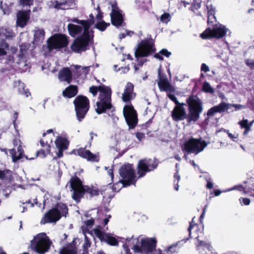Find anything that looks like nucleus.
Returning <instances> with one entry per match:
<instances>
[{
    "label": "nucleus",
    "mask_w": 254,
    "mask_h": 254,
    "mask_svg": "<svg viewBox=\"0 0 254 254\" xmlns=\"http://www.w3.org/2000/svg\"><path fill=\"white\" fill-rule=\"evenodd\" d=\"M188 106V124L197 122L203 110V102L197 96L191 95L186 99Z\"/></svg>",
    "instance_id": "1"
},
{
    "label": "nucleus",
    "mask_w": 254,
    "mask_h": 254,
    "mask_svg": "<svg viewBox=\"0 0 254 254\" xmlns=\"http://www.w3.org/2000/svg\"><path fill=\"white\" fill-rule=\"evenodd\" d=\"M52 242L45 233L36 235L31 241V249L39 254H45L48 252Z\"/></svg>",
    "instance_id": "2"
},
{
    "label": "nucleus",
    "mask_w": 254,
    "mask_h": 254,
    "mask_svg": "<svg viewBox=\"0 0 254 254\" xmlns=\"http://www.w3.org/2000/svg\"><path fill=\"white\" fill-rule=\"evenodd\" d=\"M73 103L76 118L79 122H81L89 110V100L86 96L80 95L75 97Z\"/></svg>",
    "instance_id": "3"
},
{
    "label": "nucleus",
    "mask_w": 254,
    "mask_h": 254,
    "mask_svg": "<svg viewBox=\"0 0 254 254\" xmlns=\"http://www.w3.org/2000/svg\"><path fill=\"white\" fill-rule=\"evenodd\" d=\"M209 26H212V28H207L201 34L200 36L202 39H211L213 38L221 39L224 37L228 29L223 25L221 24L211 23Z\"/></svg>",
    "instance_id": "4"
},
{
    "label": "nucleus",
    "mask_w": 254,
    "mask_h": 254,
    "mask_svg": "<svg viewBox=\"0 0 254 254\" xmlns=\"http://www.w3.org/2000/svg\"><path fill=\"white\" fill-rule=\"evenodd\" d=\"M94 43V35L87 36L81 34L76 37L70 45L71 51L75 53H81L89 49L90 45Z\"/></svg>",
    "instance_id": "5"
},
{
    "label": "nucleus",
    "mask_w": 254,
    "mask_h": 254,
    "mask_svg": "<svg viewBox=\"0 0 254 254\" xmlns=\"http://www.w3.org/2000/svg\"><path fill=\"white\" fill-rule=\"evenodd\" d=\"M156 51L154 42L152 39H145L138 44L134 55L136 59L148 57Z\"/></svg>",
    "instance_id": "6"
},
{
    "label": "nucleus",
    "mask_w": 254,
    "mask_h": 254,
    "mask_svg": "<svg viewBox=\"0 0 254 254\" xmlns=\"http://www.w3.org/2000/svg\"><path fill=\"white\" fill-rule=\"evenodd\" d=\"M119 174L123 179L121 182L124 186H129L135 183L136 180L132 164L127 163L122 165L119 169Z\"/></svg>",
    "instance_id": "7"
},
{
    "label": "nucleus",
    "mask_w": 254,
    "mask_h": 254,
    "mask_svg": "<svg viewBox=\"0 0 254 254\" xmlns=\"http://www.w3.org/2000/svg\"><path fill=\"white\" fill-rule=\"evenodd\" d=\"M207 145V143L201 138H190L186 141L182 148L184 151L188 153H194L195 154L201 152Z\"/></svg>",
    "instance_id": "8"
},
{
    "label": "nucleus",
    "mask_w": 254,
    "mask_h": 254,
    "mask_svg": "<svg viewBox=\"0 0 254 254\" xmlns=\"http://www.w3.org/2000/svg\"><path fill=\"white\" fill-rule=\"evenodd\" d=\"M159 162L157 158H144L138 161L137 166V172L138 178L144 177L147 173L152 171L156 169Z\"/></svg>",
    "instance_id": "9"
},
{
    "label": "nucleus",
    "mask_w": 254,
    "mask_h": 254,
    "mask_svg": "<svg viewBox=\"0 0 254 254\" xmlns=\"http://www.w3.org/2000/svg\"><path fill=\"white\" fill-rule=\"evenodd\" d=\"M69 43V37L65 35L58 33L50 37L47 41V47L49 51L66 47Z\"/></svg>",
    "instance_id": "10"
},
{
    "label": "nucleus",
    "mask_w": 254,
    "mask_h": 254,
    "mask_svg": "<svg viewBox=\"0 0 254 254\" xmlns=\"http://www.w3.org/2000/svg\"><path fill=\"white\" fill-rule=\"evenodd\" d=\"M13 180L12 172L9 169H0V186L2 187V193L7 197L11 192V182Z\"/></svg>",
    "instance_id": "11"
},
{
    "label": "nucleus",
    "mask_w": 254,
    "mask_h": 254,
    "mask_svg": "<svg viewBox=\"0 0 254 254\" xmlns=\"http://www.w3.org/2000/svg\"><path fill=\"white\" fill-rule=\"evenodd\" d=\"M123 115L129 129L134 128L138 123V117L137 112L132 104L124 106Z\"/></svg>",
    "instance_id": "12"
},
{
    "label": "nucleus",
    "mask_w": 254,
    "mask_h": 254,
    "mask_svg": "<svg viewBox=\"0 0 254 254\" xmlns=\"http://www.w3.org/2000/svg\"><path fill=\"white\" fill-rule=\"evenodd\" d=\"M112 90L103 95L98 97L99 101L96 102L97 108L95 110L98 115L105 113L107 110H111L113 107L112 104Z\"/></svg>",
    "instance_id": "13"
},
{
    "label": "nucleus",
    "mask_w": 254,
    "mask_h": 254,
    "mask_svg": "<svg viewBox=\"0 0 254 254\" xmlns=\"http://www.w3.org/2000/svg\"><path fill=\"white\" fill-rule=\"evenodd\" d=\"M87 145L84 147H80L78 149H73L70 154L77 155L88 161L98 162L100 160L98 155L92 153L89 150H87Z\"/></svg>",
    "instance_id": "14"
},
{
    "label": "nucleus",
    "mask_w": 254,
    "mask_h": 254,
    "mask_svg": "<svg viewBox=\"0 0 254 254\" xmlns=\"http://www.w3.org/2000/svg\"><path fill=\"white\" fill-rule=\"evenodd\" d=\"M68 184L70 185V191H72V198L76 202L79 197L77 192H81L85 185H83L82 181L76 175L71 177Z\"/></svg>",
    "instance_id": "15"
},
{
    "label": "nucleus",
    "mask_w": 254,
    "mask_h": 254,
    "mask_svg": "<svg viewBox=\"0 0 254 254\" xmlns=\"http://www.w3.org/2000/svg\"><path fill=\"white\" fill-rule=\"evenodd\" d=\"M100 193L102 194V190L97 187L93 185H85L81 192L78 191L77 192L79 197L76 203H79L81 198L84 197L85 194H88L89 197L91 198L98 196Z\"/></svg>",
    "instance_id": "16"
},
{
    "label": "nucleus",
    "mask_w": 254,
    "mask_h": 254,
    "mask_svg": "<svg viewBox=\"0 0 254 254\" xmlns=\"http://www.w3.org/2000/svg\"><path fill=\"white\" fill-rule=\"evenodd\" d=\"M61 218L60 214L56 209L53 207L44 214L40 221V224L45 225L47 223H56Z\"/></svg>",
    "instance_id": "17"
},
{
    "label": "nucleus",
    "mask_w": 254,
    "mask_h": 254,
    "mask_svg": "<svg viewBox=\"0 0 254 254\" xmlns=\"http://www.w3.org/2000/svg\"><path fill=\"white\" fill-rule=\"evenodd\" d=\"M159 81L157 82L158 87L161 91L166 92L167 93H175L176 89L169 82L166 77H164L161 72L160 69L158 71Z\"/></svg>",
    "instance_id": "18"
},
{
    "label": "nucleus",
    "mask_w": 254,
    "mask_h": 254,
    "mask_svg": "<svg viewBox=\"0 0 254 254\" xmlns=\"http://www.w3.org/2000/svg\"><path fill=\"white\" fill-rule=\"evenodd\" d=\"M186 104L182 105L175 106L171 112V116L174 121L179 122L186 119L188 123V114L184 107Z\"/></svg>",
    "instance_id": "19"
},
{
    "label": "nucleus",
    "mask_w": 254,
    "mask_h": 254,
    "mask_svg": "<svg viewBox=\"0 0 254 254\" xmlns=\"http://www.w3.org/2000/svg\"><path fill=\"white\" fill-rule=\"evenodd\" d=\"M55 144L58 149V152L57 153V157L54 159L62 158L63 156V152L67 149L69 144V141L65 137L62 136H58L56 140Z\"/></svg>",
    "instance_id": "20"
},
{
    "label": "nucleus",
    "mask_w": 254,
    "mask_h": 254,
    "mask_svg": "<svg viewBox=\"0 0 254 254\" xmlns=\"http://www.w3.org/2000/svg\"><path fill=\"white\" fill-rule=\"evenodd\" d=\"M94 233L96 236L101 241L107 243L111 246H117L118 245V241L117 239L109 234H106L102 232L100 229H95L94 230Z\"/></svg>",
    "instance_id": "21"
},
{
    "label": "nucleus",
    "mask_w": 254,
    "mask_h": 254,
    "mask_svg": "<svg viewBox=\"0 0 254 254\" xmlns=\"http://www.w3.org/2000/svg\"><path fill=\"white\" fill-rule=\"evenodd\" d=\"M31 10H19L17 13L16 25L21 28L24 27L30 19Z\"/></svg>",
    "instance_id": "22"
},
{
    "label": "nucleus",
    "mask_w": 254,
    "mask_h": 254,
    "mask_svg": "<svg viewBox=\"0 0 254 254\" xmlns=\"http://www.w3.org/2000/svg\"><path fill=\"white\" fill-rule=\"evenodd\" d=\"M111 23L116 27H119L125 23L124 22V17L119 9H112L110 13Z\"/></svg>",
    "instance_id": "23"
},
{
    "label": "nucleus",
    "mask_w": 254,
    "mask_h": 254,
    "mask_svg": "<svg viewBox=\"0 0 254 254\" xmlns=\"http://www.w3.org/2000/svg\"><path fill=\"white\" fill-rule=\"evenodd\" d=\"M228 109L229 105L228 104L223 102H221L219 105L211 108L207 111L206 113L207 118L205 119V121H208L209 118L214 115L216 113H223Z\"/></svg>",
    "instance_id": "24"
},
{
    "label": "nucleus",
    "mask_w": 254,
    "mask_h": 254,
    "mask_svg": "<svg viewBox=\"0 0 254 254\" xmlns=\"http://www.w3.org/2000/svg\"><path fill=\"white\" fill-rule=\"evenodd\" d=\"M78 249L76 247V242L73 240L71 242L68 243L62 247L59 250V254H77Z\"/></svg>",
    "instance_id": "25"
},
{
    "label": "nucleus",
    "mask_w": 254,
    "mask_h": 254,
    "mask_svg": "<svg viewBox=\"0 0 254 254\" xmlns=\"http://www.w3.org/2000/svg\"><path fill=\"white\" fill-rule=\"evenodd\" d=\"M110 90H111V88L104 84H101L98 86L92 85L89 87V92L93 96H96L98 91L99 92V97H100L101 95L102 96Z\"/></svg>",
    "instance_id": "26"
},
{
    "label": "nucleus",
    "mask_w": 254,
    "mask_h": 254,
    "mask_svg": "<svg viewBox=\"0 0 254 254\" xmlns=\"http://www.w3.org/2000/svg\"><path fill=\"white\" fill-rule=\"evenodd\" d=\"M72 73L68 67H64L59 72V78L62 81L70 83L72 81Z\"/></svg>",
    "instance_id": "27"
},
{
    "label": "nucleus",
    "mask_w": 254,
    "mask_h": 254,
    "mask_svg": "<svg viewBox=\"0 0 254 254\" xmlns=\"http://www.w3.org/2000/svg\"><path fill=\"white\" fill-rule=\"evenodd\" d=\"M67 28L69 35L72 37H75L80 34L82 31V27L81 26L71 23H69Z\"/></svg>",
    "instance_id": "28"
},
{
    "label": "nucleus",
    "mask_w": 254,
    "mask_h": 254,
    "mask_svg": "<svg viewBox=\"0 0 254 254\" xmlns=\"http://www.w3.org/2000/svg\"><path fill=\"white\" fill-rule=\"evenodd\" d=\"M78 93V88L76 85H70L63 92L64 97L71 98L74 97Z\"/></svg>",
    "instance_id": "29"
},
{
    "label": "nucleus",
    "mask_w": 254,
    "mask_h": 254,
    "mask_svg": "<svg viewBox=\"0 0 254 254\" xmlns=\"http://www.w3.org/2000/svg\"><path fill=\"white\" fill-rule=\"evenodd\" d=\"M53 208L56 209L58 212L60 214L61 217L62 216L66 217L68 214V209L67 205L63 202L57 203Z\"/></svg>",
    "instance_id": "30"
},
{
    "label": "nucleus",
    "mask_w": 254,
    "mask_h": 254,
    "mask_svg": "<svg viewBox=\"0 0 254 254\" xmlns=\"http://www.w3.org/2000/svg\"><path fill=\"white\" fill-rule=\"evenodd\" d=\"M188 240L189 238L184 239L182 240L181 241H179L176 243L172 244V245L169 246L166 249L165 251L166 252L167 254H174L176 253H178L179 252L180 249V247L179 246V244L181 242H184V243H186Z\"/></svg>",
    "instance_id": "31"
},
{
    "label": "nucleus",
    "mask_w": 254,
    "mask_h": 254,
    "mask_svg": "<svg viewBox=\"0 0 254 254\" xmlns=\"http://www.w3.org/2000/svg\"><path fill=\"white\" fill-rule=\"evenodd\" d=\"M254 123V121L249 123L247 119H243L238 122V124L240 126L241 128H244L243 134L246 135L251 130V127Z\"/></svg>",
    "instance_id": "32"
},
{
    "label": "nucleus",
    "mask_w": 254,
    "mask_h": 254,
    "mask_svg": "<svg viewBox=\"0 0 254 254\" xmlns=\"http://www.w3.org/2000/svg\"><path fill=\"white\" fill-rule=\"evenodd\" d=\"M0 35L8 39H12L15 35L12 29L9 28L2 27L0 28Z\"/></svg>",
    "instance_id": "33"
},
{
    "label": "nucleus",
    "mask_w": 254,
    "mask_h": 254,
    "mask_svg": "<svg viewBox=\"0 0 254 254\" xmlns=\"http://www.w3.org/2000/svg\"><path fill=\"white\" fill-rule=\"evenodd\" d=\"M51 145L46 142V148L45 149H41L37 151L36 153V156L41 157V158H46L47 154H50L51 153Z\"/></svg>",
    "instance_id": "34"
},
{
    "label": "nucleus",
    "mask_w": 254,
    "mask_h": 254,
    "mask_svg": "<svg viewBox=\"0 0 254 254\" xmlns=\"http://www.w3.org/2000/svg\"><path fill=\"white\" fill-rule=\"evenodd\" d=\"M207 9V24L210 25L211 23H213L212 21H210V17H212V19L214 20H216L215 16V7L212 4L206 5Z\"/></svg>",
    "instance_id": "35"
},
{
    "label": "nucleus",
    "mask_w": 254,
    "mask_h": 254,
    "mask_svg": "<svg viewBox=\"0 0 254 254\" xmlns=\"http://www.w3.org/2000/svg\"><path fill=\"white\" fill-rule=\"evenodd\" d=\"M196 239L197 240V243L195 245L196 250L198 251L199 253L201 252V250L203 249V248H206L208 250H210V249L211 248L210 244L208 243H207L205 241H200L198 239V237H196Z\"/></svg>",
    "instance_id": "36"
},
{
    "label": "nucleus",
    "mask_w": 254,
    "mask_h": 254,
    "mask_svg": "<svg viewBox=\"0 0 254 254\" xmlns=\"http://www.w3.org/2000/svg\"><path fill=\"white\" fill-rule=\"evenodd\" d=\"M81 21H82V22L80 23V25L83 26L84 29L82 34L87 36L94 35V31L93 30L89 31L90 26L88 23L87 21L86 20H82Z\"/></svg>",
    "instance_id": "37"
},
{
    "label": "nucleus",
    "mask_w": 254,
    "mask_h": 254,
    "mask_svg": "<svg viewBox=\"0 0 254 254\" xmlns=\"http://www.w3.org/2000/svg\"><path fill=\"white\" fill-rule=\"evenodd\" d=\"M75 4L74 0H65L64 3L59 4V7L61 9H68L73 8Z\"/></svg>",
    "instance_id": "38"
},
{
    "label": "nucleus",
    "mask_w": 254,
    "mask_h": 254,
    "mask_svg": "<svg viewBox=\"0 0 254 254\" xmlns=\"http://www.w3.org/2000/svg\"><path fill=\"white\" fill-rule=\"evenodd\" d=\"M136 97V93H131L124 92L122 94V100L124 102L128 103L134 99Z\"/></svg>",
    "instance_id": "39"
},
{
    "label": "nucleus",
    "mask_w": 254,
    "mask_h": 254,
    "mask_svg": "<svg viewBox=\"0 0 254 254\" xmlns=\"http://www.w3.org/2000/svg\"><path fill=\"white\" fill-rule=\"evenodd\" d=\"M45 32L43 29H39L35 31L34 33V39L36 41H40L44 39Z\"/></svg>",
    "instance_id": "40"
},
{
    "label": "nucleus",
    "mask_w": 254,
    "mask_h": 254,
    "mask_svg": "<svg viewBox=\"0 0 254 254\" xmlns=\"http://www.w3.org/2000/svg\"><path fill=\"white\" fill-rule=\"evenodd\" d=\"M110 25V23H107L105 21L102 20L101 21L97 22L95 25V28H97L101 31H104L107 27Z\"/></svg>",
    "instance_id": "41"
},
{
    "label": "nucleus",
    "mask_w": 254,
    "mask_h": 254,
    "mask_svg": "<svg viewBox=\"0 0 254 254\" xmlns=\"http://www.w3.org/2000/svg\"><path fill=\"white\" fill-rule=\"evenodd\" d=\"M9 153L12 157V161L13 162H16L21 159V153L17 155V153H18L17 152L16 150L14 148L10 149Z\"/></svg>",
    "instance_id": "42"
},
{
    "label": "nucleus",
    "mask_w": 254,
    "mask_h": 254,
    "mask_svg": "<svg viewBox=\"0 0 254 254\" xmlns=\"http://www.w3.org/2000/svg\"><path fill=\"white\" fill-rule=\"evenodd\" d=\"M202 90L205 93L213 94L214 92V89L211 86L208 82L206 81L204 82L202 85Z\"/></svg>",
    "instance_id": "43"
},
{
    "label": "nucleus",
    "mask_w": 254,
    "mask_h": 254,
    "mask_svg": "<svg viewBox=\"0 0 254 254\" xmlns=\"http://www.w3.org/2000/svg\"><path fill=\"white\" fill-rule=\"evenodd\" d=\"M34 0H19V3L20 5L24 6H29L34 4Z\"/></svg>",
    "instance_id": "44"
},
{
    "label": "nucleus",
    "mask_w": 254,
    "mask_h": 254,
    "mask_svg": "<svg viewBox=\"0 0 254 254\" xmlns=\"http://www.w3.org/2000/svg\"><path fill=\"white\" fill-rule=\"evenodd\" d=\"M171 17L169 13H164L160 17V21L163 23H167L171 20Z\"/></svg>",
    "instance_id": "45"
},
{
    "label": "nucleus",
    "mask_w": 254,
    "mask_h": 254,
    "mask_svg": "<svg viewBox=\"0 0 254 254\" xmlns=\"http://www.w3.org/2000/svg\"><path fill=\"white\" fill-rule=\"evenodd\" d=\"M167 95L171 101L174 102L175 104V106L182 105L184 104V103L179 102L176 96L174 94H171V93L167 94Z\"/></svg>",
    "instance_id": "46"
},
{
    "label": "nucleus",
    "mask_w": 254,
    "mask_h": 254,
    "mask_svg": "<svg viewBox=\"0 0 254 254\" xmlns=\"http://www.w3.org/2000/svg\"><path fill=\"white\" fill-rule=\"evenodd\" d=\"M167 95L171 101L174 102L175 104V106L182 105L184 104V103L179 102L176 96L174 94H171V93L167 94Z\"/></svg>",
    "instance_id": "47"
},
{
    "label": "nucleus",
    "mask_w": 254,
    "mask_h": 254,
    "mask_svg": "<svg viewBox=\"0 0 254 254\" xmlns=\"http://www.w3.org/2000/svg\"><path fill=\"white\" fill-rule=\"evenodd\" d=\"M124 91L126 92L131 93H135L134 92L133 84L130 82H127L125 86Z\"/></svg>",
    "instance_id": "48"
},
{
    "label": "nucleus",
    "mask_w": 254,
    "mask_h": 254,
    "mask_svg": "<svg viewBox=\"0 0 254 254\" xmlns=\"http://www.w3.org/2000/svg\"><path fill=\"white\" fill-rule=\"evenodd\" d=\"M201 0H193L191 8L192 10H197L201 7Z\"/></svg>",
    "instance_id": "49"
},
{
    "label": "nucleus",
    "mask_w": 254,
    "mask_h": 254,
    "mask_svg": "<svg viewBox=\"0 0 254 254\" xmlns=\"http://www.w3.org/2000/svg\"><path fill=\"white\" fill-rule=\"evenodd\" d=\"M224 131L226 132L229 137L232 140L236 141V139H238L239 137V134L238 133L237 134H232L230 132H229V131L228 130H224Z\"/></svg>",
    "instance_id": "50"
},
{
    "label": "nucleus",
    "mask_w": 254,
    "mask_h": 254,
    "mask_svg": "<svg viewBox=\"0 0 254 254\" xmlns=\"http://www.w3.org/2000/svg\"><path fill=\"white\" fill-rule=\"evenodd\" d=\"M0 48H3L4 50L9 49V45L4 39H1L0 41Z\"/></svg>",
    "instance_id": "51"
},
{
    "label": "nucleus",
    "mask_w": 254,
    "mask_h": 254,
    "mask_svg": "<svg viewBox=\"0 0 254 254\" xmlns=\"http://www.w3.org/2000/svg\"><path fill=\"white\" fill-rule=\"evenodd\" d=\"M94 219L93 218H91L90 219L84 221V224L86 225L87 227H89V228H91L94 225Z\"/></svg>",
    "instance_id": "52"
},
{
    "label": "nucleus",
    "mask_w": 254,
    "mask_h": 254,
    "mask_svg": "<svg viewBox=\"0 0 254 254\" xmlns=\"http://www.w3.org/2000/svg\"><path fill=\"white\" fill-rule=\"evenodd\" d=\"M159 54L167 58H169L171 55V53L170 52H169L166 49H163L161 50H160L159 52Z\"/></svg>",
    "instance_id": "53"
},
{
    "label": "nucleus",
    "mask_w": 254,
    "mask_h": 254,
    "mask_svg": "<svg viewBox=\"0 0 254 254\" xmlns=\"http://www.w3.org/2000/svg\"><path fill=\"white\" fill-rule=\"evenodd\" d=\"M246 64L249 66L251 69H254V61L250 59L245 60Z\"/></svg>",
    "instance_id": "54"
},
{
    "label": "nucleus",
    "mask_w": 254,
    "mask_h": 254,
    "mask_svg": "<svg viewBox=\"0 0 254 254\" xmlns=\"http://www.w3.org/2000/svg\"><path fill=\"white\" fill-rule=\"evenodd\" d=\"M135 136L137 139L139 141H141L143 139H144L145 137V133L137 132L135 133Z\"/></svg>",
    "instance_id": "55"
},
{
    "label": "nucleus",
    "mask_w": 254,
    "mask_h": 254,
    "mask_svg": "<svg viewBox=\"0 0 254 254\" xmlns=\"http://www.w3.org/2000/svg\"><path fill=\"white\" fill-rule=\"evenodd\" d=\"M241 203H243L245 205H248L250 204L251 200L249 198L245 197H241L239 199Z\"/></svg>",
    "instance_id": "56"
},
{
    "label": "nucleus",
    "mask_w": 254,
    "mask_h": 254,
    "mask_svg": "<svg viewBox=\"0 0 254 254\" xmlns=\"http://www.w3.org/2000/svg\"><path fill=\"white\" fill-rule=\"evenodd\" d=\"M194 217H193L191 220V221L190 223V226L188 229V231H189V236L190 237L191 236V230L192 228L196 224L193 222V220Z\"/></svg>",
    "instance_id": "57"
},
{
    "label": "nucleus",
    "mask_w": 254,
    "mask_h": 254,
    "mask_svg": "<svg viewBox=\"0 0 254 254\" xmlns=\"http://www.w3.org/2000/svg\"><path fill=\"white\" fill-rule=\"evenodd\" d=\"M90 245H91V244L90 243V241L87 238V237L85 235V242H84V243L83 246V248L84 249L88 248L90 247Z\"/></svg>",
    "instance_id": "58"
},
{
    "label": "nucleus",
    "mask_w": 254,
    "mask_h": 254,
    "mask_svg": "<svg viewBox=\"0 0 254 254\" xmlns=\"http://www.w3.org/2000/svg\"><path fill=\"white\" fill-rule=\"evenodd\" d=\"M7 52L6 50H4L3 48H0V61L2 59V57L6 55ZM1 62V61H0Z\"/></svg>",
    "instance_id": "59"
},
{
    "label": "nucleus",
    "mask_w": 254,
    "mask_h": 254,
    "mask_svg": "<svg viewBox=\"0 0 254 254\" xmlns=\"http://www.w3.org/2000/svg\"><path fill=\"white\" fill-rule=\"evenodd\" d=\"M201 70L206 72L209 70V68L205 64L203 63L201 65Z\"/></svg>",
    "instance_id": "60"
},
{
    "label": "nucleus",
    "mask_w": 254,
    "mask_h": 254,
    "mask_svg": "<svg viewBox=\"0 0 254 254\" xmlns=\"http://www.w3.org/2000/svg\"><path fill=\"white\" fill-rule=\"evenodd\" d=\"M229 106V105L228 104ZM230 106L235 108L236 110H240L244 108V106L241 104H232L230 105Z\"/></svg>",
    "instance_id": "61"
},
{
    "label": "nucleus",
    "mask_w": 254,
    "mask_h": 254,
    "mask_svg": "<svg viewBox=\"0 0 254 254\" xmlns=\"http://www.w3.org/2000/svg\"><path fill=\"white\" fill-rule=\"evenodd\" d=\"M90 138L89 140V147L90 148L91 146V143L92 142V141L93 140V136H97V134L96 133H94L92 132H90Z\"/></svg>",
    "instance_id": "62"
},
{
    "label": "nucleus",
    "mask_w": 254,
    "mask_h": 254,
    "mask_svg": "<svg viewBox=\"0 0 254 254\" xmlns=\"http://www.w3.org/2000/svg\"><path fill=\"white\" fill-rule=\"evenodd\" d=\"M17 152L19 154H20V153H21V158H22L23 156V153H24V150L22 148V147L21 145H19L17 147V150H16Z\"/></svg>",
    "instance_id": "63"
},
{
    "label": "nucleus",
    "mask_w": 254,
    "mask_h": 254,
    "mask_svg": "<svg viewBox=\"0 0 254 254\" xmlns=\"http://www.w3.org/2000/svg\"><path fill=\"white\" fill-rule=\"evenodd\" d=\"M238 190L239 191H242L244 190V187L242 185H240L239 186H235L231 189V190Z\"/></svg>",
    "instance_id": "64"
}]
</instances>
